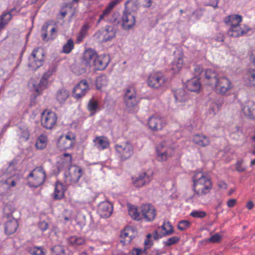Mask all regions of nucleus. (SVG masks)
Here are the masks:
<instances>
[{
  "label": "nucleus",
  "mask_w": 255,
  "mask_h": 255,
  "mask_svg": "<svg viewBox=\"0 0 255 255\" xmlns=\"http://www.w3.org/2000/svg\"><path fill=\"white\" fill-rule=\"evenodd\" d=\"M186 86L188 90L198 92L201 89V82L199 78L197 77H194L187 81Z\"/></svg>",
  "instance_id": "393cba45"
},
{
  "label": "nucleus",
  "mask_w": 255,
  "mask_h": 255,
  "mask_svg": "<svg viewBox=\"0 0 255 255\" xmlns=\"http://www.w3.org/2000/svg\"><path fill=\"white\" fill-rule=\"evenodd\" d=\"M4 183L8 185L9 187H14L16 185V182L14 179L11 177L6 179L4 181Z\"/></svg>",
  "instance_id": "0e129e2a"
},
{
  "label": "nucleus",
  "mask_w": 255,
  "mask_h": 255,
  "mask_svg": "<svg viewBox=\"0 0 255 255\" xmlns=\"http://www.w3.org/2000/svg\"><path fill=\"white\" fill-rule=\"evenodd\" d=\"M251 30V28L248 26L245 25L244 27H241V25L231 26L228 31V35L232 37H239L246 34Z\"/></svg>",
  "instance_id": "412c9836"
},
{
  "label": "nucleus",
  "mask_w": 255,
  "mask_h": 255,
  "mask_svg": "<svg viewBox=\"0 0 255 255\" xmlns=\"http://www.w3.org/2000/svg\"><path fill=\"white\" fill-rule=\"evenodd\" d=\"M141 213L146 221H152L156 217L154 207L150 204H143L141 207Z\"/></svg>",
  "instance_id": "6ab92c4d"
},
{
  "label": "nucleus",
  "mask_w": 255,
  "mask_h": 255,
  "mask_svg": "<svg viewBox=\"0 0 255 255\" xmlns=\"http://www.w3.org/2000/svg\"><path fill=\"white\" fill-rule=\"evenodd\" d=\"M222 238V236L218 234H215L208 239V242L212 243H218L221 241Z\"/></svg>",
  "instance_id": "bf43d9fd"
},
{
  "label": "nucleus",
  "mask_w": 255,
  "mask_h": 255,
  "mask_svg": "<svg viewBox=\"0 0 255 255\" xmlns=\"http://www.w3.org/2000/svg\"><path fill=\"white\" fill-rule=\"evenodd\" d=\"M43 61L42 50L39 48L35 49L28 58V66L32 70H35L42 65Z\"/></svg>",
  "instance_id": "1a4fd4ad"
},
{
  "label": "nucleus",
  "mask_w": 255,
  "mask_h": 255,
  "mask_svg": "<svg viewBox=\"0 0 255 255\" xmlns=\"http://www.w3.org/2000/svg\"><path fill=\"white\" fill-rule=\"evenodd\" d=\"M87 109L90 113V115L93 116L99 110V106L98 101L93 98L89 101Z\"/></svg>",
  "instance_id": "c9c22d12"
},
{
  "label": "nucleus",
  "mask_w": 255,
  "mask_h": 255,
  "mask_svg": "<svg viewBox=\"0 0 255 255\" xmlns=\"http://www.w3.org/2000/svg\"><path fill=\"white\" fill-rule=\"evenodd\" d=\"M15 10V8H12L9 12L3 13L1 16L0 21L7 25L11 19L12 15L14 14Z\"/></svg>",
  "instance_id": "de8ad7c7"
},
{
  "label": "nucleus",
  "mask_w": 255,
  "mask_h": 255,
  "mask_svg": "<svg viewBox=\"0 0 255 255\" xmlns=\"http://www.w3.org/2000/svg\"><path fill=\"white\" fill-rule=\"evenodd\" d=\"M246 84L249 86H255V69L248 71L244 77Z\"/></svg>",
  "instance_id": "473e14b6"
},
{
  "label": "nucleus",
  "mask_w": 255,
  "mask_h": 255,
  "mask_svg": "<svg viewBox=\"0 0 255 255\" xmlns=\"http://www.w3.org/2000/svg\"><path fill=\"white\" fill-rule=\"evenodd\" d=\"M110 61V56L108 55H98L93 67L96 70H103L107 67Z\"/></svg>",
  "instance_id": "aec40b11"
},
{
  "label": "nucleus",
  "mask_w": 255,
  "mask_h": 255,
  "mask_svg": "<svg viewBox=\"0 0 255 255\" xmlns=\"http://www.w3.org/2000/svg\"><path fill=\"white\" fill-rule=\"evenodd\" d=\"M57 71V67L55 65H51L46 72L50 76L53 75Z\"/></svg>",
  "instance_id": "69168bd1"
},
{
  "label": "nucleus",
  "mask_w": 255,
  "mask_h": 255,
  "mask_svg": "<svg viewBox=\"0 0 255 255\" xmlns=\"http://www.w3.org/2000/svg\"><path fill=\"white\" fill-rule=\"evenodd\" d=\"M242 21V16L239 14H231L225 17V23L230 27L231 26H237L240 25Z\"/></svg>",
  "instance_id": "c85d7f7f"
},
{
  "label": "nucleus",
  "mask_w": 255,
  "mask_h": 255,
  "mask_svg": "<svg viewBox=\"0 0 255 255\" xmlns=\"http://www.w3.org/2000/svg\"><path fill=\"white\" fill-rule=\"evenodd\" d=\"M128 211L129 216L134 220H139L140 219V214L135 206L128 205Z\"/></svg>",
  "instance_id": "c03bdc74"
},
{
  "label": "nucleus",
  "mask_w": 255,
  "mask_h": 255,
  "mask_svg": "<svg viewBox=\"0 0 255 255\" xmlns=\"http://www.w3.org/2000/svg\"><path fill=\"white\" fill-rule=\"evenodd\" d=\"M180 240V238L177 236H174L167 239L163 243L166 247H170L172 245L178 243Z\"/></svg>",
  "instance_id": "603ef678"
},
{
  "label": "nucleus",
  "mask_w": 255,
  "mask_h": 255,
  "mask_svg": "<svg viewBox=\"0 0 255 255\" xmlns=\"http://www.w3.org/2000/svg\"><path fill=\"white\" fill-rule=\"evenodd\" d=\"M89 85L86 80H82L74 88L73 96L79 99L83 97L89 90Z\"/></svg>",
  "instance_id": "f3484780"
},
{
  "label": "nucleus",
  "mask_w": 255,
  "mask_h": 255,
  "mask_svg": "<svg viewBox=\"0 0 255 255\" xmlns=\"http://www.w3.org/2000/svg\"><path fill=\"white\" fill-rule=\"evenodd\" d=\"M61 137L66 140L69 143H71L73 145L75 143V137L74 134L72 132H68L65 136H62Z\"/></svg>",
  "instance_id": "6e6d98bb"
},
{
  "label": "nucleus",
  "mask_w": 255,
  "mask_h": 255,
  "mask_svg": "<svg viewBox=\"0 0 255 255\" xmlns=\"http://www.w3.org/2000/svg\"><path fill=\"white\" fill-rule=\"evenodd\" d=\"M47 143V136L41 134L38 137L35 143V146L38 149H42L46 146Z\"/></svg>",
  "instance_id": "ea45409f"
},
{
  "label": "nucleus",
  "mask_w": 255,
  "mask_h": 255,
  "mask_svg": "<svg viewBox=\"0 0 255 255\" xmlns=\"http://www.w3.org/2000/svg\"><path fill=\"white\" fill-rule=\"evenodd\" d=\"M193 142L200 147H205L209 145L210 138L208 136L203 134H197L193 137Z\"/></svg>",
  "instance_id": "a878e982"
},
{
  "label": "nucleus",
  "mask_w": 255,
  "mask_h": 255,
  "mask_svg": "<svg viewBox=\"0 0 255 255\" xmlns=\"http://www.w3.org/2000/svg\"><path fill=\"white\" fill-rule=\"evenodd\" d=\"M136 18L135 15L127 10H124L121 16V26L126 30L131 29L135 24Z\"/></svg>",
  "instance_id": "4468645a"
},
{
  "label": "nucleus",
  "mask_w": 255,
  "mask_h": 255,
  "mask_svg": "<svg viewBox=\"0 0 255 255\" xmlns=\"http://www.w3.org/2000/svg\"><path fill=\"white\" fill-rule=\"evenodd\" d=\"M58 144L61 149H69L73 146L72 144L69 143L66 140L61 137L59 138Z\"/></svg>",
  "instance_id": "8fccbe9b"
},
{
  "label": "nucleus",
  "mask_w": 255,
  "mask_h": 255,
  "mask_svg": "<svg viewBox=\"0 0 255 255\" xmlns=\"http://www.w3.org/2000/svg\"><path fill=\"white\" fill-rule=\"evenodd\" d=\"M98 212L102 218H108L113 212V205L109 202H103L99 205Z\"/></svg>",
  "instance_id": "4be33fe9"
},
{
  "label": "nucleus",
  "mask_w": 255,
  "mask_h": 255,
  "mask_svg": "<svg viewBox=\"0 0 255 255\" xmlns=\"http://www.w3.org/2000/svg\"><path fill=\"white\" fill-rule=\"evenodd\" d=\"M242 111L247 117L255 119V103L251 101L245 102L242 106Z\"/></svg>",
  "instance_id": "5701e85b"
},
{
  "label": "nucleus",
  "mask_w": 255,
  "mask_h": 255,
  "mask_svg": "<svg viewBox=\"0 0 255 255\" xmlns=\"http://www.w3.org/2000/svg\"><path fill=\"white\" fill-rule=\"evenodd\" d=\"M137 0H128L125 4V9L128 11H134L137 10L138 6Z\"/></svg>",
  "instance_id": "37998d69"
},
{
  "label": "nucleus",
  "mask_w": 255,
  "mask_h": 255,
  "mask_svg": "<svg viewBox=\"0 0 255 255\" xmlns=\"http://www.w3.org/2000/svg\"><path fill=\"white\" fill-rule=\"evenodd\" d=\"M93 141L94 146L99 150H102L107 149L110 146V141L108 138L106 136H96L93 140Z\"/></svg>",
  "instance_id": "b1692460"
},
{
  "label": "nucleus",
  "mask_w": 255,
  "mask_h": 255,
  "mask_svg": "<svg viewBox=\"0 0 255 255\" xmlns=\"http://www.w3.org/2000/svg\"><path fill=\"white\" fill-rule=\"evenodd\" d=\"M48 84V80L42 76L39 83L38 84H33V87L35 91L40 94L42 90L47 88Z\"/></svg>",
  "instance_id": "f704fd0d"
},
{
  "label": "nucleus",
  "mask_w": 255,
  "mask_h": 255,
  "mask_svg": "<svg viewBox=\"0 0 255 255\" xmlns=\"http://www.w3.org/2000/svg\"><path fill=\"white\" fill-rule=\"evenodd\" d=\"M176 146L175 143L170 141L161 142L156 148L157 160L164 161L172 157L175 153Z\"/></svg>",
  "instance_id": "7ed1b4c3"
},
{
  "label": "nucleus",
  "mask_w": 255,
  "mask_h": 255,
  "mask_svg": "<svg viewBox=\"0 0 255 255\" xmlns=\"http://www.w3.org/2000/svg\"><path fill=\"white\" fill-rule=\"evenodd\" d=\"M115 148L118 156L122 160H126L132 155L133 146L129 141L117 144L115 145Z\"/></svg>",
  "instance_id": "0eeeda50"
},
{
  "label": "nucleus",
  "mask_w": 255,
  "mask_h": 255,
  "mask_svg": "<svg viewBox=\"0 0 255 255\" xmlns=\"http://www.w3.org/2000/svg\"><path fill=\"white\" fill-rule=\"evenodd\" d=\"M113 9L109 8L107 6L103 11V13L100 16V17L97 21L98 23H100L102 20L107 19L109 18L110 14L111 13Z\"/></svg>",
  "instance_id": "864d4df0"
},
{
  "label": "nucleus",
  "mask_w": 255,
  "mask_h": 255,
  "mask_svg": "<svg viewBox=\"0 0 255 255\" xmlns=\"http://www.w3.org/2000/svg\"><path fill=\"white\" fill-rule=\"evenodd\" d=\"M68 97L69 93L65 89L59 90L56 95V98L60 103H64Z\"/></svg>",
  "instance_id": "a19ab883"
},
{
  "label": "nucleus",
  "mask_w": 255,
  "mask_h": 255,
  "mask_svg": "<svg viewBox=\"0 0 255 255\" xmlns=\"http://www.w3.org/2000/svg\"><path fill=\"white\" fill-rule=\"evenodd\" d=\"M160 229L164 231V232L163 233L164 236L170 235L174 232L173 227L169 222H164L163 224L158 228L159 230Z\"/></svg>",
  "instance_id": "58836bf2"
},
{
  "label": "nucleus",
  "mask_w": 255,
  "mask_h": 255,
  "mask_svg": "<svg viewBox=\"0 0 255 255\" xmlns=\"http://www.w3.org/2000/svg\"><path fill=\"white\" fill-rule=\"evenodd\" d=\"M18 227L17 220L13 218H10L6 222L4 225V231L6 234L9 235L14 233Z\"/></svg>",
  "instance_id": "cd10ccee"
},
{
  "label": "nucleus",
  "mask_w": 255,
  "mask_h": 255,
  "mask_svg": "<svg viewBox=\"0 0 255 255\" xmlns=\"http://www.w3.org/2000/svg\"><path fill=\"white\" fill-rule=\"evenodd\" d=\"M242 160L238 161L236 164V170L239 172H242L245 170V168L242 166Z\"/></svg>",
  "instance_id": "338daca9"
},
{
  "label": "nucleus",
  "mask_w": 255,
  "mask_h": 255,
  "mask_svg": "<svg viewBox=\"0 0 255 255\" xmlns=\"http://www.w3.org/2000/svg\"><path fill=\"white\" fill-rule=\"evenodd\" d=\"M191 224L187 220H182L179 222L177 228L180 231H184L188 228Z\"/></svg>",
  "instance_id": "5fc2aeb1"
},
{
  "label": "nucleus",
  "mask_w": 255,
  "mask_h": 255,
  "mask_svg": "<svg viewBox=\"0 0 255 255\" xmlns=\"http://www.w3.org/2000/svg\"><path fill=\"white\" fill-rule=\"evenodd\" d=\"M71 7V6L70 4H66L64 7L61 8L59 14L61 18H63L66 16L68 13V9H70Z\"/></svg>",
  "instance_id": "680f3d73"
},
{
  "label": "nucleus",
  "mask_w": 255,
  "mask_h": 255,
  "mask_svg": "<svg viewBox=\"0 0 255 255\" xmlns=\"http://www.w3.org/2000/svg\"><path fill=\"white\" fill-rule=\"evenodd\" d=\"M108 83L109 80L107 77L105 75H101L96 79V88L98 90H103L107 87L108 85Z\"/></svg>",
  "instance_id": "72a5a7b5"
},
{
  "label": "nucleus",
  "mask_w": 255,
  "mask_h": 255,
  "mask_svg": "<svg viewBox=\"0 0 255 255\" xmlns=\"http://www.w3.org/2000/svg\"><path fill=\"white\" fill-rule=\"evenodd\" d=\"M222 107V103L216 101L212 102L210 104V107L208 109V114L212 115H215L220 110Z\"/></svg>",
  "instance_id": "4c0bfd02"
},
{
  "label": "nucleus",
  "mask_w": 255,
  "mask_h": 255,
  "mask_svg": "<svg viewBox=\"0 0 255 255\" xmlns=\"http://www.w3.org/2000/svg\"><path fill=\"white\" fill-rule=\"evenodd\" d=\"M193 198L202 197L209 193L212 187V184L208 176L203 172H198L193 177Z\"/></svg>",
  "instance_id": "f257e3e1"
},
{
  "label": "nucleus",
  "mask_w": 255,
  "mask_h": 255,
  "mask_svg": "<svg viewBox=\"0 0 255 255\" xmlns=\"http://www.w3.org/2000/svg\"><path fill=\"white\" fill-rule=\"evenodd\" d=\"M214 86L218 94L224 96L230 95L234 88L231 80L225 76L220 77Z\"/></svg>",
  "instance_id": "423d86ee"
},
{
  "label": "nucleus",
  "mask_w": 255,
  "mask_h": 255,
  "mask_svg": "<svg viewBox=\"0 0 255 255\" xmlns=\"http://www.w3.org/2000/svg\"><path fill=\"white\" fill-rule=\"evenodd\" d=\"M116 31L111 26H106L105 28L96 32L94 37L101 42H105L111 40L116 36Z\"/></svg>",
  "instance_id": "9b49d317"
},
{
  "label": "nucleus",
  "mask_w": 255,
  "mask_h": 255,
  "mask_svg": "<svg viewBox=\"0 0 255 255\" xmlns=\"http://www.w3.org/2000/svg\"><path fill=\"white\" fill-rule=\"evenodd\" d=\"M148 126L152 131L161 130L165 126L166 122L165 120L158 116H152L148 118Z\"/></svg>",
  "instance_id": "dca6fc26"
},
{
  "label": "nucleus",
  "mask_w": 255,
  "mask_h": 255,
  "mask_svg": "<svg viewBox=\"0 0 255 255\" xmlns=\"http://www.w3.org/2000/svg\"><path fill=\"white\" fill-rule=\"evenodd\" d=\"M17 135L20 141H25L28 139L29 133L26 128H19L17 130Z\"/></svg>",
  "instance_id": "e433bc0d"
},
{
  "label": "nucleus",
  "mask_w": 255,
  "mask_h": 255,
  "mask_svg": "<svg viewBox=\"0 0 255 255\" xmlns=\"http://www.w3.org/2000/svg\"><path fill=\"white\" fill-rule=\"evenodd\" d=\"M39 228L42 231H45L48 229V224L45 221H41L38 224Z\"/></svg>",
  "instance_id": "774afa93"
},
{
  "label": "nucleus",
  "mask_w": 255,
  "mask_h": 255,
  "mask_svg": "<svg viewBox=\"0 0 255 255\" xmlns=\"http://www.w3.org/2000/svg\"><path fill=\"white\" fill-rule=\"evenodd\" d=\"M96 52L91 49H87L84 53L81 64L76 68L75 71L77 74H82L93 67L97 57Z\"/></svg>",
  "instance_id": "f03ea898"
},
{
  "label": "nucleus",
  "mask_w": 255,
  "mask_h": 255,
  "mask_svg": "<svg viewBox=\"0 0 255 255\" xmlns=\"http://www.w3.org/2000/svg\"><path fill=\"white\" fill-rule=\"evenodd\" d=\"M82 176V170L77 166H71L68 171L65 173V182L68 184L77 183Z\"/></svg>",
  "instance_id": "f8f14e48"
},
{
  "label": "nucleus",
  "mask_w": 255,
  "mask_h": 255,
  "mask_svg": "<svg viewBox=\"0 0 255 255\" xmlns=\"http://www.w3.org/2000/svg\"><path fill=\"white\" fill-rule=\"evenodd\" d=\"M204 2L206 5L212 6L214 8L218 7L217 0H204Z\"/></svg>",
  "instance_id": "e2e57ef3"
},
{
  "label": "nucleus",
  "mask_w": 255,
  "mask_h": 255,
  "mask_svg": "<svg viewBox=\"0 0 255 255\" xmlns=\"http://www.w3.org/2000/svg\"><path fill=\"white\" fill-rule=\"evenodd\" d=\"M46 174L43 168L37 167L27 176L28 184L29 186L36 188L42 185L45 180Z\"/></svg>",
  "instance_id": "20e7f679"
},
{
  "label": "nucleus",
  "mask_w": 255,
  "mask_h": 255,
  "mask_svg": "<svg viewBox=\"0 0 255 255\" xmlns=\"http://www.w3.org/2000/svg\"><path fill=\"white\" fill-rule=\"evenodd\" d=\"M74 44L73 41L71 39L68 40L66 43H65L62 48V51L64 53H70L72 49L74 48Z\"/></svg>",
  "instance_id": "09e8293b"
},
{
  "label": "nucleus",
  "mask_w": 255,
  "mask_h": 255,
  "mask_svg": "<svg viewBox=\"0 0 255 255\" xmlns=\"http://www.w3.org/2000/svg\"><path fill=\"white\" fill-rule=\"evenodd\" d=\"M28 251L31 255H45L46 252L41 247L33 246L28 248Z\"/></svg>",
  "instance_id": "a18cd8bd"
},
{
  "label": "nucleus",
  "mask_w": 255,
  "mask_h": 255,
  "mask_svg": "<svg viewBox=\"0 0 255 255\" xmlns=\"http://www.w3.org/2000/svg\"><path fill=\"white\" fill-rule=\"evenodd\" d=\"M52 251L55 254V255H61L64 253V250L63 247L60 245L55 246L52 249Z\"/></svg>",
  "instance_id": "052dcab7"
},
{
  "label": "nucleus",
  "mask_w": 255,
  "mask_h": 255,
  "mask_svg": "<svg viewBox=\"0 0 255 255\" xmlns=\"http://www.w3.org/2000/svg\"><path fill=\"white\" fill-rule=\"evenodd\" d=\"M72 161V156L68 153H64L62 158L63 167H68L70 165Z\"/></svg>",
  "instance_id": "3c124183"
},
{
  "label": "nucleus",
  "mask_w": 255,
  "mask_h": 255,
  "mask_svg": "<svg viewBox=\"0 0 255 255\" xmlns=\"http://www.w3.org/2000/svg\"><path fill=\"white\" fill-rule=\"evenodd\" d=\"M147 83L148 85L151 88L163 89L167 85V79L160 72H153L149 74Z\"/></svg>",
  "instance_id": "39448f33"
},
{
  "label": "nucleus",
  "mask_w": 255,
  "mask_h": 255,
  "mask_svg": "<svg viewBox=\"0 0 255 255\" xmlns=\"http://www.w3.org/2000/svg\"><path fill=\"white\" fill-rule=\"evenodd\" d=\"M174 54L175 56L172 63V68L173 70H175V67H176L177 70H179L183 65V53L180 50H178L175 52Z\"/></svg>",
  "instance_id": "c756f323"
},
{
  "label": "nucleus",
  "mask_w": 255,
  "mask_h": 255,
  "mask_svg": "<svg viewBox=\"0 0 255 255\" xmlns=\"http://www.w3.org/2000/svg\"><path fill=\"white\" fill-rule=\"evenodd\" d=\"M69 243L73 246L81 245L85 243V240L81 237L72 236L69 238Z\"/></svg>",
  "instance_id": "49530a36"
},
{
  "label": "nucleus",
  "mask_w": 255,
  "mask_h": 255,
  "mask_svg": "<svg viewBox=\"0 0 255 255\" xmlns=\"http://www.w3.org/2000/svg\"><path fill=\"white\" fill-rule=\"evenodd\" d=\"M134 237V234L133 230L130 227L126 228L121 234V242L124 244H129Z\"/></svg>",
  "instance_id": "bb28decb"
},
{
  "label": "nucleus",
  "mask_w": 255,
  "mask_h": 255,
  "mask_svg": "<svg viewBox=\"0 0 255 255\" xmlns=\"http://www.w3.org/2000/svg\"><path fill=\"white\" fill-rule=\"evenodd\" d=\"M124 103L129 111H131L137 105L138 100L134 88L130 87L126 90L124 96Z\"/></svg>",
  "instance_id": "ddd939ff"
},
{
  "label": "nucleus",
  "mask_w": 255,
  "mask_h": 255,
  "mask_svg": "<svg viewBox=\"0 0 255 255\" xmlns=\"http://www.w3.org/2000/svg\"><path fill=\"white\" fill-rule=\"evenodd\" d=\"M153 171L148 170L140 173L137 177L132 178V183L135 187H141L149 184L153 179Z\"/></svg>",
  "instance_id": "6e6552de"
},
{
  "label": "nucleus",
  "mask_w": 255,
  "mask_h": 255,
  "mask_svg": "<svg viewBox=\"0 0 255 255\" xmlns=\"http://www.w3.org/2000/svg\"><path fill=\"white\" fill-rule=\"evenodd\" d=\"M90 25L88 23H86L81 28L80 35L78 36V39H82L85 36L87 31L89 29Z\"/></svg>",
  "instance_id": "13d9d810"
},
{
  "label": "nucleus",
  "mask_w": 255,
  "mask_h": 255,
  "mask_svg": "<svg viewBox=\"0 0 255 255\" xmlns=\"http://www.w3.org/2000/svg\"><path fill=\"white\" fill-rule=\"evenodd\" d=\"M105 21H108L116 25H121V16H120L119 12H114L111 17L107 18Z\"/></svg>",
  "instance_id": "79ce46f5"
},
{
  "label": "nucleus",
  "mask_w": 255,
  "mask_h": 255,
  "mask_svg": "<svg viewBox=\"0 0 255 255\" xmlns=\"http://www.w3.org/2000/svg\"><path fill=\"white\" fill-rule=\"evenodd\" d=\"M65 188L63 184L60 182H57L55 185L53 197L55 200L62 199L64 195Z\"/></svg>",
  "instance_id": "7c9ffc66"
},
{
  "label": "nucleus",
  "mask_w": 255,
  "mask_h": 255,
  "mask_svg": "<svg viewBox=\"0 0 255 255\" xmlns=\"http://www.w3.org/2000/svg\"><path fill=\"white\" fill-rule=\"evenodd\" d=\"M57 117L54 112L46 110L41 115V122L43 127L51 129L56 124Z\"/></svg>",
  "instance_id": "2eb2a0df"
},
{
  "label": "nucleus",
  "mask_w": 255,
  "mask_h": 255,
  "mask_svg": "<svg viewBox=\"0 0 255 255\" xmlns=\"http://www.w3.org/2000/svg\"><path fill=\"white\" fill-rule=\"evenodd\" d=\"M194 70L196 75L203 74L205 77L206 82L210 85L214 86L219 79L217 73L213 70L207 69L204 71L200 66H196Z\"/></svg>",
  "instance_id": "9d476101"
},
{
  "label": "nucleus",
  "mask_w": 255,
  "mask_h": 255,
  "mask_svg": "<svg viewBox=\"0 0 255 255\" xmlns=\"http://www.w3.org/2000/svg\"><path fill=\"white\" fill-rule=\"evenodd\" d=\"M56 36V30L47 23H45L41 29V37L43 40L48 41L54 39Z\"/></svg>",
  "instance_id": "a211bd4d"
},
{
  "label": "nucleus",
  "mask_w": 255,
  "mask_h": 255,
  "mask_svg": "<svg viewBox=\"0 0 255 255\" xmlns=\"http://www.w3.org/2000/svg\"><path fill=\"white\" fill-rule=\"evenodd\" d=\"M174 97L176 102H183L189 99L188 92L184 89H179L174 92Z\"/></svg>",
  "instance_id": "2f4dec72"
},
{
  "label": "nucleus",
  "mask_w": 255,
  "mask_h": 255,
  "mask_svg": "<svg viewBox=\"0 0 255 255\" xmlns=\"http://www.w3.org/2000/svg\"><path fill=\"white\" fill-rule=\"evenodd\" d=\"M190 215L194 218H203L206 216V214L202 211L194 210L190 213Z\"/></svg>",
  "instance_id": "4d7b16f0"
}]
</instances>
